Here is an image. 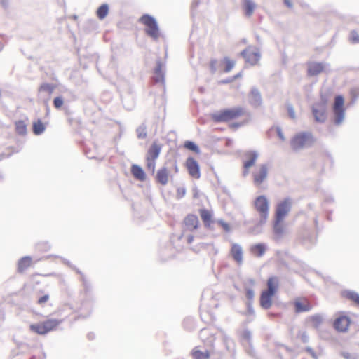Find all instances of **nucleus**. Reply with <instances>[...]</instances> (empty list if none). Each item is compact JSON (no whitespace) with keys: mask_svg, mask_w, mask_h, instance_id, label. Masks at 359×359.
<instances>
[{"mask_svg":"<svg viewBox=\"0 0 359 359\" xmlns=\"http://www.w3.org/2000/svg\"><path fill=\"white\" fill-rule=\"evenodd\" d=\"M245 113L242 107L225 108L210 114L212 120L217 123H225L236 119Z\"/></svg>","mask_w":359,"mask_h":359,"instance_id":"obj_1","label":"nucleus"},{"mask_svg":"<svg viewBox=\"0 0 359 359\" xmlns=\"http://www.w3.org/2000/svg\"><path fill=\"white\" fill-rule=\"evenodd\" d=\"M316 139L311 132L304 131L295 134L290 140V146L294 151H299L303 148L313 146Z\"/></svg>","mask_w":359,"mask_h":359,"instance_id":"obj_2","label":"nucleus"},{"mask_svg":"<svg viewBox=\"0 0 359 359\" xmlns=\"http://www.w3.org/2000/svg\"><path fill=\"white\" fill-rule=\"evenodd\" d=\"M139 22L145 26L144 32L147 36L154 40L159 38V27L154 17L149 14H144L140 18Z\"/></svg>","mask_w":359,"mask_h":359,"instance_id":"obj_3","label":"nucleus"},{"mask_svg":"<svg viewBox=\"0 0 359 359\" xmlns=\"http://www.w3.org/2000/svg\"><path fill=\"white\" fill-rule=\"evenodd\" d=\"M333 121L337 126L341 124L345 117L346 109L344 107V97L341 95H337L334 97L332 107Z\"/></svg>","mask_w":359,"mask_h":359,"instance_id":"obj_4","label":"nucleus"},{"mask_svg":"<svg viewBox=\"0 0 359 359\" xmlns=\"http://www.w3.org/2000/svg\"><path fill=\"white\" fill-rule=\"evenodd\" d=\"M62 322V320L55 318L47 319L39 323L31 325L30 330L39 334L44 335L55 330Z\"/></svg>","mask_w":359,"mask_h":359,"instance_id":"obj_5","label":"nucleus"},{"mask_svg":"<svg viewBox=\"0 0 359 359\" xmlns=\"http://www.w3.org/2000/svg\"><path fill=\"white\" fill-rule=\"evenodd\" d=\"M253 205L259 218H262V222L267 221L269 215V201L266 196L264 195L257 196L254 200Z\"/></svg>","mask_w":359,"mask_h":359,"instance_id":"obj_6","label":"nucleus"},{"mask_svg":"<svg viewBox=\"0 0 359 359\" xmlns=\"http://www.w3.org/2000/svg\"><path fill=\"white\" fill-rule=\"evenodd\" d=\"M251 46H248L240 53V55L245 60V62L254 66L258 63L261 59V54L257 48L255 50H252Z\"/></svg>","mask_w":359,"mask_h":359,"instance_id":"obj_7","label":"nucleus"},{"mask_svg":"<svg viewBox=\"0 0 359 359\" xmlns=\"http://www.w3.org/2000/svg\"><path fill=\"white\" fill-rule=\"evenodd\" d=\"M269 167L266 163L259 164L252 173L253 183L256 187L260 186L267 178Z\"/></svg>","mask_w":359,"mask_h":359,"instance_id":"obj_8","label":"nucleus"},{"mask_svg":"<svg viewBox=\"0 0 359 359\" xmlns=\"http://www.w3.org/2000/svg\"><path fill=\"white\" fill-rule=\"evenodd\" d=\"M291 207V199L290 198H284L277 204L274 218L283 220L290 212Z\"/></svg>","mask_w":359,"mask_h":359,"instance_id":"obj_9","label":"nucleus"},{"mask_svg":"<svg viewBox=\"0 0 359 359\" xmlns=\"http://www.w3.org/2000/svg\"><path fill=\"white\" fill-rule=\"evenodd\" d=\"M311 113L316 122L323 123L327 118V107L315 102L311 106Z\"/></svg>","mask_w":359,"mask_h":359,"instance_id":"obj_10","label":"nucleus"},{"mask_svg":"<svg viewBox=\"0 0 359 359\" xmlns=\"http://www.w3.org/2000/svg\"><path fill=\"white\" fill-rule=\"evenodd\" d=\"M185 164L189 175L193 178L199 179L201 177L200 166L197 161L193 157L189 156Z\"/></svg>","mask_w":359,"mask_h":359,"instance_id":"obj_11","label":"nucleus"},{"mask_svg":"<svg viewBox=\"0 0 359 359\" xmlns=\"http://www.w3.org/2000/svg\"><path fill=\"white\" fill-rule=\"evenodd\" d=\"M351 319L349 317L341 315L338 316L334 321V327L339 332H345L347 331L350 325Z\"/></svg>","mask_w":359,"mask_h":359,"instance_id":"obj_12","label":"nucleus"},{"mask_svg":"<svg viewBox=\"0 0 359 359\" xmlns=\"http://www.w3.org/2000/svg\"><path fill=\"white\" fill-rule=\"evenodd\" d=\"M249 103L255 108H257L262 104L261 93L256 87L252 88L249 95Z\"/></svg>","mask_w":359,"mask_h":359,"instance_id":"obj_13","label":"nucleus"},{"mask_svg":"<svg viewBox=\"0 0 359 359\" xmlns=\"http://www.w3.org/2000/svg\"><path fill=\"white\" fill-rule=\"evenodd\" d=\"M274 295L269 292L262 290L259 298L260 306L265 310L270 309L272 306V299Z\"/></svg>","mask_w":359,"mask_h":359,"instance_id":"obj_14","label":"nucleus"},{"mask_svg":"<svg viewBox=\"0 0 359 359\" xmlns=\"http://www.w3.org/2000/svg\"><path fill=\"white\" fill-rule=\"evenodd\" d=\"M230 255L238 264H241L243 262V252L241 245L238 243H233L231 248Z\"/></svg>","mask_w":359,"mask_h":359,"instance_id":"obj_15","label":"nucleus"},{"mask_svg":"<svg viewBox=\"0 0 359 359\" xmlns=\"http://www.w3.org/2000/svg\"><path fill=\"white\" fill-rule=\"evenodd\" d=\"M244 157L246 158V160L243 161V164L245 165L246 168H251L258 158L259 154L256 151L249 150L245 152Z\"/></svg>","mask_w":359,"mask_h":359,"instance_id":"obj_16","label":"nucleus"},{"mask_svg":"<svg viewBox=\"0 0 359 359\" xmlns=\"http://www.w3.org/2000/svg\"><path fill=\"white\" fill-rule=\"evenodd\" d=\"M163 63L161 60L156 61V65L154 69V80L156 83H165V72L162 69Z\"/></svg>","mask_w":359,"mask_h":359,"instance_id":"obj_17","label":"nucleus"},{"mask_svg":"<svg viewBox=\"0 0 359 359\" xmlns=\"http://www.w3.org/2000/svg\"><path fill=\"white\" fill-rule=\"evenodd\" d=\"M283 221L282 219L274 218L273 222V232L276 241L280 240L284 234L285 229L282 224Z\"/></svg>","mask_w":359,"mask_h":359,"instance_id":"obj_18","label":"nucleus"},{"mask_svg":"<svg viewBox=\"0 0 359 359\" xmlns=\"http://www.w3.org/2000/svg\"><path fill=\"white\" fill-rule=\"evenodd\" d=\"M169 172L168 168L164 165L160 168L156 175V181L161 185H166L168 182Z\"/></svg>","mask_w":359,"mask_h":359,"instance_id":"obj_19","label":"nucleus"},{"mask_svg":"<svg viewBox=\"0 0 359 359\" xmlns=\"http://www.w3.org/2000/svg\"><path fill=\"white\" fill-rule=\"evenodd\" d=\"M324 69V65L321 62H313L308 65V75L310 76H317Z\"/></svg>","mask_w":359,"mask_h":359,"instance_id":"obj_20","label":"nucleus"},{"mask_svg":"<svg viewBox=\"0 0 359 359\" xmlns=\"http://www.w3.org/2000/svg\"><path fill=\"white\" fill-rule=\"evenodd\" d=\"M198 218L195 215H188L184 220V223L187 226V229L190 231H194L198 228Z\"/></svg>","mask_w":359,"mask_h":359,"instance_id":"obj_21","label":"nucleus"},{"mask_svg":"<svg viewBox=\"0 0 359 359\" xmlns=\"http://www.w3.org/2000/svg\"><path fill=\"white\" fill-rule=\"evenodd\" d=\"M133 176L140 182H144L147 179V175L142 168L138 165L133 164L130 169Z\"/></svg>","mask_w":359,"mask_h":359,"instance_id":"obj_22","label":"nucleus"},{"mask_svg":"<svg viewBox=\"0 0 359 359\" xmlns=\"http://www.w3.org/2000/svg\"><path fill=\"white\" fill-rule=\"evenodd\" d=\"M267 289L264 290L266 292H269V293L276 294L278 290L279 286V280L278 278L276 276H271L267 280L266 283Z\"/></svg>","mask_w":359,"mask_h":359,"instance_id":"obj_23","label":"nucleus"},{"mask_svg":"<svg viewBox=\"0 0 359 359\" xmlns=\"http://www.w3.org/2000/svg\"><path fill=\"white\" fill-rule=\"evenodd\" d=\"M161 151V145L158 144L156 142H154L148 149L147 158L156 160L158 158Z\"/></svg>","mask_w":359,"mask_h":359,"instance_id":"obj_24","label":"nucleus"},{"mask_svg":"<svg viewBox=\"0 0 359 359\" xmlns=\"http://www.w3.org/2000/svg\"><path fill=\"white\" fill-rule=\"evenodd\" d=\"M266 248H267V246L265 243H256V244L251 245L250 252L255 256L261 257L266 252Z\"/></svg>","mask_w":359,"mask_h":359,"instance_id":"obj_25","label":"nucleus"},{"mask_svg":"<svg viewBox=\"0 0 359 359\" xmlns=\"http://www.w3.org/2000/svg\"><path fill=\"white\" fill-rule=\"evenodd\" d=\"M343 297L359 306V294L353 290H346L341 292Z\"/></svg>","mask_w":359,"mask_h":359,"instance_id":"obj_26","label":"nucleus"},{"mask_svg":"<svg viewBox=\"0 0 359 359\" xmlns=\"http://www.w3.org/2000/svg\"><path fill=\"white\" fill-rule=\"evenodd\" d=\"M255 7L256 5L252 0H243V8L246 16H251L255 9Z\"/></svg>","mask_w":359,"mask_h":359,"instance_id":"obj_27","label":"nucleus"},{"mask_svg":"<svg viewBox=\"0 0 359 359\" xmlns=\"http://www.w3.org/2000/svg\"><path fill=\"white\" fill-rule=\"evenodd\" d=\"M32 258L29 256H25L19 259L18 262V271L22 273L31 264Z\"/></svg>","mask_w":359,"mask_h":359,"instance_id":"obj_28","label":"nucleus"},{"mask_svg":"<svg viewBox=\"0 0 359 359\" xmlns=\"http://www.w3.org/2000/svg\"><path fill=\"white\" fill-rule=\"evenodd\" d=\"M200 216L205 226H210L212 222V213L207 209L203 208L199 210Z\"/></svg>","mask_w":359,"mask_h":359,"instance_id":"obj_29","label":"nucleus"},{"mask_svg":"<svg viewBox=\"0 0 359 359\" xmlns=\"http://www.w3.org/2000/svg\"><path fill=\"white\" fill-rule=\"evenodd\" d=\"M262 218H259V221L252 226L248 229V232L253 235H257L262 232V226L267 221L262 222Z\"/></svg>","mask_w":359,"mask_h":359,"instance_id":"obj_30","label":"nucleus"},{"mask_svg":"<svg viewBox=\"0 0 359 359\" xmlns=\"http://www.w3.org/2000/svg\"><path fill=\"white\" fill-rule=\"evenodd\" d=\"M46 126L41 119L34 121L32 125L33 133L36 135H40L44 133Z\"/></svg>","mask_w":359,"mask_h":359,"instance_id":"obj_31","label":"nucleus"},{"mask_svg":"<svg viewBox=\"0 0 359 359\" xmlns=\"http://www.w3.org/2000/svg\"><path fill=\"white\" fill-rule=\"evenodd\" d=\"M109 13V5L107 4H101L97 9L96 14L100 20H103L106 18Z\"/></svg>","mask_w":359,"mask_h":359,"instance_id":"obj_32","label":"nucleus"},{"mask_svg":"<svg viewBox=\"0 0 359 359\" xmlns=\"http://www.w3.org/2000/svg\"><path fill=\"white\" fill-rule=\"evenodd\" d=\"M311 306L309 304H304L300 301L294 302V309L297 313H302L310 311Z\"/></svg>","mask_w":359,"mask_h":359,"instance_id":"obj_33","label":"nucleus"},{"mask_svg":"<svg viewBox=\"0 0 359 359\" xmlns=\"http://www.w3.org/2000/svg\"><path fill=\"white\" fill-rule=\"evenodd\" d=\"M15 131L20 135H25L27 134V125L22 120L17 121L15 123Z\"/></svg>","mask_w":359,"mask_h":359,"instance_id":"obj_34","label":"nucleus"},{"mask_svg":"<svg viewBox=\"0 0 359 359\" xmlns=\"http://www.w3.org/2000/svg\"><path fill=\"white\" fill-rule=\"evenodd\" d=\"M191 355L194 359H208L210 353L208 351L205 352L194 348L191 351Z\"/></svg>","mask_w":359,"mask_h":359,"instance_id":"obj_35","label":"nucleus"},{"mask_svg":"<svg viewBox=\"0 0 359 359\" xmlns=\"http://www.w3.org/2000/svg\"><path fill=\"white\" fill-rule=\"evenodd\" d=\"M184 147L187 150L191 151L196 154H199L201 151L199 147L191 140L185 141L184 143Z\"/></svg>","mask_w":359,"mask_h":359,"instance_id":"obj_36","label":"nucleus"},{"mask_svg":"<svg viewBox=\"0 0 359 359\" xmlns=\"http://www.w3.org/2000/svg\"><path fill=\"white\" fill-rule=\"evenodd\" d=\"M137 137L140 140L145 139L147 137V126L142 123L136 129Z\"/></svg>","mask_w":359,"mask_h":359,"instance_id":"obj_37","label":"nucleus"},{"mask_svg":"<svg viewBox=\"0 0 359 359\" xmlns=\"http://www.w3.org/2000/svg\"><path fill=\"white\" fill-rule=\"evenodd\" d=\"M241 339L244 344L250 345L252 342V332L248 329H245L241 333Z\"/></svg>","mask_w":359,"mask_h":359,"instance_id":"obj_38","label":"nucleus"},{"mask_svg":"<svg viewBox=\"0 0 359 359\" xmlns=\"http://www.w3.org/2000/svg\"><path fill=\"white\" fill-rule=\"evenodd\" d=\"M55 86L53 84L48 83H43L39 88V91L40 93L46 92L49 95H50L54 90Z\"/></svg>","mask_w":359,"mask_h":359,"instance_id":"obj_39","label":"nucleus"},{"mask_svg":"<svg viewBox=\"0 0 359 359\" xmlns=\"http://www.w3.org/2000/svg\"><path fill=\"white\" fill-rule=\"evenodd\" d=\"M223 62L225 63L224 72H229L235 66V61L230 60L228 57H224Z\"/></svg>","mask_w":359,"mask_h":359,"instance_id":"obj_40","label":"nucleus"},{"mask_svg":"<svg viewBox=\"0 0 359 359\" xmlns=\"http://www.w3.org/2000/svg\"><path fill=\"white\" fill-rule=\"evenodd\" d=\"M246 307H247V311L245 313V315L249 316H252V318L249 319V322L253 320L255 316V311L253 308V302H246Z\"/></svg>","mask_w":359,"mask_h":359,"instance_id":"obj_41","label":"nucleus"},{"mask_svg":"<svg viewBox=\"0 0 359 359\" xmlns=\"http://www.w3.org/2000/svg\"><path fill=\"white\" fill-rule=\"evenodd\" d=\"M245 297L247 299L246 302H253L254 297H255L254 290L252 288L248 287H245Z\"/></svg>","mask_w":359,"mask_h":359,"instance_id":"obj_42","label":"nucleus"},{"mask_svg":"<svg viewBox=\"0 0 359 359\" xmlns=\"http://www.w3.org/2000/svg\"><path fill=\"white\" fill-rule=\"evenodd\" d=\"M328 101V95L321 91L320 93V100L316 102V103L327 107Z\"/></svg>","mask_w":359,"mask_h":359,"instance_id":"obj_43","label":"nucleus"},{"mask_svg":"<svg viewBox=\"0 0 359 359\" xmlns=\"http://www.w3.org/2000/svg\"><path fill=\"white\" fill-rule=\"evenodd\" d=\"M53 106L55 109H60L64 104V99L62 96H57L53 99Z\"/></svg>","mask_w":359,"mask_h":359,"instance_id":"obj_44","label":"nucleus"},{"mask_svg":"<svg viewBox=\"0 0 359 359\" xmlns=\"http://www.w3.org/2000/svg\"><path fill=\"white\" fill-rule=\"evenodd\" d=\"M147 158V170L151 171L152 174L155 172V168H156V162L155 159H150L149 158Z\"/></svg>","mask_w":359,"mask_h":359,"instance_id":"obj_45","label":"nucleus"},{"mask_svg":"<svg viewBox=\"0 0 359 359\" xmlns=\"http://www.w3.org/2000/svg\"><path fill=\"white\" fill-rule=\"evenodd\" d=\"M349 41H351V43L353 44L359 43V34L356 31L353 30L351 32L349 36Z\"/></svg>","mask_w":359,"mask_h":359,"instance_id":"obj_46","label":"nucleus"},{"mask_svg":"<svg viewBox=\"0 0 359 359\" xmlns=\"http://www.w3.org/2000/svg\"><path fill=\"white\" fill-rule=\"evenodd\" d=\"M286 108H287V111L288 116H290V118L291 119H295L296 115H295L294 109L292 104L291 103L287 102L286 104Z\"/></svg>","mask_w":359,"mask_h":359,"instance_id":"obj_47","label":"nucleus"},{"mask_svg":"<svg viewBox=\"0 0 359 359\" xmlns=\"http://www.w3.org/2000/svg\"><path fill=\"white\" fill-rule=\"evenodd\" d=\"M341 355L345 359H358L359 358V355L357 353H350L346 351L341 352Z\"/></svg>","mask_w":359,"mask_h":359,"instance_id":"obj_48","label":"nucleus"},{"mask_svg":"<svg viewBox=\"0 0 359 359\" xmlns=\"http://www.w3.org/2000/svg\"><path fill=\"white\" fill-rule=\"evenodd\" d=\"M217 60L215 58H212L210 61V70L212 74H215L217 71Z\"/></svg>","mask_w":359,"mask_h":359,"instance_id":"obj_49","label":"nucleus"},{"mask_svg":"<svg viewBox=\"0 0 359 359\" xmlns=\"http://www.w3.org/2000/svg\"><path fill=\"white\" fill-rule=\"evenodd\" d=\"M244 344L245 346V351H246L247 353L252 357H255V351L252 346V342H250V345H247L246 344Z\"/></svg>","mask_w":359,"mask_h":359,"instance_id":"obj_50","label":"nucleus"},{"mask_svg":"<svg viewBox=\"0 0 359 359\" xmlns=\"http://www.w3.org/2000/svg\"><path fill=\"white\" fill-rule=\"evenodd\" d=\"M311 320L315 326H318L323 322V318L320 315H314L311 317Z\"/></svg>","mask_w":359,"mask_h":359,"instance_id":"obj_51","label":"nucleus"},{"mask_svg":"<svg viewBox=\"0 0 359 359\" xmlns=\"http://www.w3.org/2000/svg\"><path fill=\"white\" fill-rule=\"evenodd\" d=\"M225 344L226 348L231 352H234V343L231 339H226Z\"/></svg>","mask_w":359,"mask_h":359,"instance_id":"obj_52","label":"nucleus"},{"mask_svg":"<svg viewBox=\"0 0 359 359\" xmlns=\"http://www.w3.org/2000/svg\"><path fill=\"white\" fill-rule=\"evenodd\" d=\"M186 194V188L184 187H178L177 189V198L180 199L183 198Z\"/></svg>","mask_w":359,"mask_h":359,"instance_id":"obj_53","label":"nucleus"},{"mask_svg":"<svg viewBox=\"0 0 359 359\" xmlns=\"http://www.w3.org/2000/svg\"><path fill=\"white\" fill-rule=\"evenodd\" d=\"M218 224L223 228L226 232H229L231 230L230 225L222 219L218 221Z\"/></svg>","mask_w":359,"mask_h":359,"instance_id":"obj_54","label":"nucleus"},{"mask_svg":"<svg viewBox=\"0 0 359 359\" xmlns=\"http://www.w3.org/2000/svg\"><path fill=\"white\" fill-rule=\"evenodd\" d=\"M305 351L311 355V356L314 358V359H317L318 358V356H317V354L316 353V352L313 351V349L311 348V347H306L305 348Z\"/></svg>","mask_w":359,"mask_h":359,"instance_id":"obj_55","label":"nucleus"},{"mask_svg":"<svg viewBox=\"0 0 359 359\" xmlns=\"http://www.w3.org/2000/svg\"><path fill=\"white\" fill-rule=\"evenodd\" d=\"M48 299L49 296L48 294H44L38 299V303L40 304H43L46 302L48 300Z\"/></svg>","mask_w":359,"mask_h":359,"instance_id":"obj_56","label":"nucleus"},{"mask_svg":"<svg viewBox=\"0 0 359 359\" xmlns=\"http://www.w3.org/2000/svg\"><path fill=\"white\" fill-rule=\"evenodd\" d=\"M242 126H243V123L242 122H235V123H232L231 125H230V128H238L240 127H241Z\"/></svg>","mask_w":359,"mask_h":359,"instance_id":"obj_57","label":"nucleus"},{"mask_svg":"<svg viewBox=\"0 0 359 359\" xmlns=\"http://www.w3.org/2000/svg\"><path fill=\"white\" fill-rule=\"evenodd\" d=\"M1 5L4 9H7L9 6V0H0Z\"/></svg>","mask_w":359,"mask_h":359,"instance_id":"obj_58","label":"nucleus"},{"mask_svg":"<svg viewBox=\"0 0 359 359\" xmlns=\"http://www.w3.org/2000/svg\"><path fill=\"white\" fill-rule=\"evenodd\" d=\"M168 163H170L171 165H172L174 166L175 172L176 173L178 172L179 170H178V166H177L176 161H170L166 164H168Z\"/></svg>","mask_w":359,"mask_h":359,"instance_id":"obj_59","label":"nucleus"},{"mask_svg":"<svg viewBox=\"0 0 359 359\" xmlns=\"http://www.w3.org/2000/svg\"><path fill=\"white\" fill-rule=\"evenodd\" d=\"M233 81V79H232V77H231V78H229L226 79L221 80L219 83H222V84H227V83L232 82Z\"/></svg>","mask_w":359,"mask_h":359,"instance_id":"obj_60","label":"nucleus"},{"mask_svg":"<svg viewBox=\"0 0 359 359\" xmlns=\"http://www.w3.org/2000/svg\"><path fill=\"white\" fill-rule=\"evenodd\" d=\"M243 175L244 177H245L249 174V169L250 168H246V165L244 164H243Z\"/></svg>","mask_w":359,"mask_h":359,"instance_id":"obj_61","label":"nucleus"},{"mask_svg":"<svg viewBox=\"0 0 359 359\" xmlns=\"http://www.w3.org/2000/svg\"><path fill=\"white\" fill-rule=\"evenodd\" d=\"M199 4V0H194L191 4V9L194 10L197 8Z\"/></svg>","mask_w":359,"mask_h":359,"instance_id":"obj_62","label":"nucleus"},{"mask_svg":"<svg viewBox=\"0 0 359 359\" xmlns=\"http://www.w3.org/2000/svg\"><path fill=\"white\" fill-rule=\"evenodd\" d=\"M308 241L311 244H314L316 243V238L314 237L313 236H308Z\"/></svg>","mask_w":359,"mask_h":359,"instance_id":"obj_63","label":"nucleus"},{"mask_svg":"<svg viewBox=\"0 0 359 359\" xmlns=\"http://www.w3.org/2000/svg\"><path fill=\"white\" fill-rule=\"evenodd\" d=\"M326 156H327V159L330 161L331 165H332L334 163V159H333L332 155L330 153L327 152Z\"/></svg>","mask_w":359,"mask_h":359,"instance_id":"obj_64","label":"nucleus"}]
</instances>
